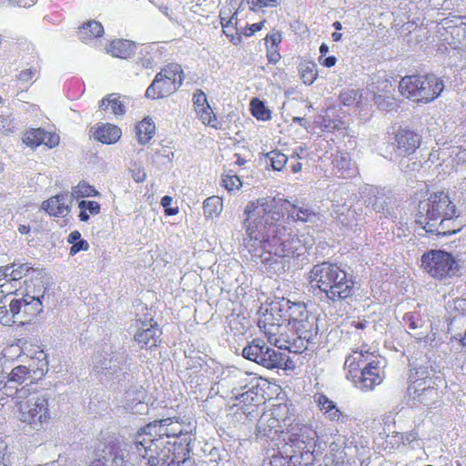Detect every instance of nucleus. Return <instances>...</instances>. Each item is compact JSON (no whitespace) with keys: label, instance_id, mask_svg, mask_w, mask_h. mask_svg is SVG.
Returning a JSON list of instances; mask_svg holds the SVG:
<instances>
[{"label":"nucleus","instance_id":"obj_1","mask_svg":"<svg viewBox=\"0 0 466 466\" xmlns=\"http://www.w3.org/2000/svg\"><path fill=\"white\" fill-rule=\"evenodd\" d=\"M289 213L294 221L315 223L319 216L306 205L297 207L288 200H279V208L274 198H260L249 201L245 209L243 228L246 231L245 246L249 252L265 251L279 258L299 257L312 245L309 236L300 238L291 234V228L275 222Z\"/></svg>","mask_w":466,"mask_h":466},{"label":"nucleus","instance_id":"obj_2","mask_svg":"<svg viewBox=\"0 0 466 466\" xmlns=\"http://www.w3.org/2000/svg\"><path fill=\"white\" fill-rule=\"evenodd\" d=\"M309 279L312 287H317L332 301L346 299L353 294V280L337 264L323 262L315 265L309 272Z\"/></svg>","mask_w":466,"mask_h":466},{"label":"nucleus","instance_id":"obj_3","mask_svg":"<svg viewBox=\"0 0 466 466\" xmlns=\"http://www.w3.org/2000/svg\"><path fill=\"white\" fill-rule=\"evenodd\" d=\"M15 415L17 419L31 430L39 431L50 419L48 398L45 394H32L30 389H16Z\"/></svg>","mask_w":466,"mask_h":466},{"label":"nucleus","instance_id":"obj_4","mask_svg":"<svg viewBox=\"0 0 466 466\" xmlns=\"http://www.w3.org/2000/svg\"><path fill=\"white\" fill-rule=\"evenodd\" d=\"M443 88V82L434 75L405 76L399 84L400 93L417 103L434 100Z\"/></svg>","mask_w":466,"mask_h":466},{"label":"nucleus","instance_id":"obj_5","mask_svg":"<svg viewBox=\"0 0 466 466\" xmlns=\"http://www.w3.org/2000/svg\"><path fill=\"white\" fill-rule=\"evenodd\" d=\"M135 444L140 456L147 459L150 466H163L165 463H169L171 456L175 454L173 448L176 442L149 435L144 428L137 431Z\"/></svg>","mask_w":466,"mask_h":466},{"label":"nucleus","instance_id":"obj_6","mask_svg":"<svg viewBox=\"0 0 466 466\" xmlns=\"http://www.w3.org/2000/svg\"><path fill=\"white\" fill-rule=\"evenodd\" d=\"M7 295L5 296L0 304V321L4 325L10 323H18L21 325L31 322L42 310L43 304L39 296H30L26 294L22 299H12L9 302V310L5 308Z\"/></svg>","mask_w":466,"mask_h":466},{"label":"nucleus","instance_id":"obj_7","mask_svg":"<svg viewBox=\"0 0 466 466\" xmlns=\"http://www.w3.org/2000/svg\"><path fill=\"white\" fill-rule=\"evenodd\" d=\"M456 206L451 200L448 193L440 191L435 192L419 205V223L423 225L426 230L432 225L444 218V216H454Z\"/></svg>","mask_w":466,"mask_h":466},{"label":"nucleus","instance_id":"obj_8","mask_svg":"<svg viewBox=\"0 0 466 466\" xmlns=\"http://www.w3.org/2000/svg\"><path fill=\"white\" fill-rule=\"evenodd\" d=\"M183 71L177 64H170L155 76L146 91L147 97L158 99L176 92L183 83Z\"/></svg>","mask_w":466,"mask_h":466},{"label":"nucleus","instance_id":"obj_9","mask_svg":"<svg viewBox=\"0 0 466 466\" xmlns=\"http://www.w3.org/2000/svg\"><path fill=\"white\" fill-rule=\"evenodd\" d=\"M421 266L432 278L443 279L459 271V264L451 254L440 249H432L421 257Z\"/></svg>","mask_w":466,"mask_h":466},{"label":"nucleus","instance_id":"obj_10","mask_svg":"<svg viewBox=\"0 0 466 466\" xmlns=\"http://www.w3.org/2000/svg\"><path fill=\"white\" fill-rule=\"evenodd\" d=\"M242 356L270 370L281 368L287 361L285 353L270 348L259 339H255L245 346Z\"/></svg>","mask_w":466,"mask_h":466},{"label":"nucleus","instance_id":"obj_11","mask_svg":"<svg viewBox=\"0 0 466 466\" xmlns=\"http://www.w3.org/2000/svg\"><path fill=\"white\" fill-rule=\"evenodd\" d=\"M96 455L101 457L106 466H137L135 456L129 452L127 444L115 438L100 441Z\"/></svg>","mask_w":466,"mask_h":466},{"label":"nucleus","instance_id":"obj_12","mask_svg":"<svg viewBox=\"0 0 466 466\" xmlns=\"http://www.w3.org/2000/svg\"><path fill=\"white\" fill-rule=\"evenodd\" d=\"M381 360L373 354L361 369L360 374L352 376L355 386L361 390L368 391L380 385L383 380V371L380 366Z\"/></svg>","mask_w":466,"mask_h":466},{"label":"nucleus","instance_id":"obj_13","mask_svg":"<svg viewBox=\"0 0 466 466\" xmlns=\"http://www.w3.org/2000/svg\"><path fill=\"white\" fill-rule=\"evenodd\" d=\"M31 268L27 264L13 263L0 268V294H13L20 289V280L27 275ZM3 299H0V304Z\"/></svg>","mask_w":466,"mask_h":466},{"label":"nucleus","instance_id":"obj_14","mask_svg":"<svg viewBox=\"0 0 466 466\" xmlns=\"http://www.w3.org/2000/svg\"><path fill=\"white\" fill-rule=\"evenodd\" d=\"M145 431L147 434L155 435V437L170 439L178 438L182 435H187L188 431L186 427L176 418H166L158 420H154L145 427Z\"/></svg>","mask_w":466,"mask_h":466},{"label":"nucleus","instance_id":"obj_15","mask_svg":"<svg viewBox=\"0 0 466 466\" xmlns=\"http://www.w3.org/2000/svg\"><path fill=\"white\" fill-rule=\"evenodd\" d=\"M410 398L424 405L433 404L438 398V391L432 385V379L425 377L421 380L414 379L408 387Z\"/></svg>","mask_w":466,"mask_h":466},{"label":"nucleus","instance_id":"obj_16","mask_svg":"<svg viewBox=\"0 0 466 466\" xmlns=\"http://www.w3.org/2000/svg\"><path fill=\"white\" fill-rule=\"evenodd\" d=\"M146 393L143 387L138 385L130 386L124 393L122 403L126 410L133 413H144L147 407L144 403Z\"/></svg>","mask_w":466,"mask_h":466},{"label":"nucleus","instance_id":"obj_17","mask_svg":"<svg viewBox=\"0 0 466 466\" xmlns=\"http://www.w3.org/2000/svg\"><path fill=\"white\" fill-rule=\"evenodd\" d=\"M397 148L400 155H410L420 145V137L410 129L400 128L396 134Z\"/></svg>","mask_w":466,"mask_h":466},{"label":"nucleus","instance_id":"obj_18","mask_svg":"<svg viewBox=\"0 0 466 466\" xmlns=\"http://www.w3.org/2000/svg\"><path fill=\"white\" fill-rule=\"evenodd\" d=\"M279 311H285L289 319V324L294 325V322H299L300 319H304L311 313L307 309L304 302H292L289 299H282L278 303Z\"/></svg>","mask_w":466,"mask_h":466},{"label":"nucleus","instance_id":"obj_19","mask_svg":"<svg viewBox=\"0 0 466 466\" xmlns=\"http://www.w3.org/2000/svg\"><path fill=\"white\" fill-rule=\"evenodd\" d=\"M70 197L67 194H60L44 201L42 208L51 216L66 217L69 212Z\"/></svg>","mask_w":466,"mask_h":466},{"label":"nucleus","instance_id":"obj_20","mask_svg":"<svg viewBox=\"0 0 466 466\" xmlns=\"http://www.w3.org/2000/svg\"><path fill=\"white\" fill-rule=\"evenodd\" d=\"M160 335V329L155 327L154 325L142 323L141 327L137 329V331L136 332L134 339L136 341L141 344L142 347L145 346L152 348L157 346Z\"/></svg>","mask_w":466,"mask_h":466},{"label":"nucleus","instance_id":"obj_21","mask_svg":"<svg viewBox=\"0 0 466 466\" xmlns=\"http://www.w3.org/2000/svg\"><path fill=\"white\" fill-rule=\"evenodd\" d=\"M286 322L287 319H284L276 324L268 325V327L259 329L268 338L269 343L273 344L279 349H282L284 346L283 342H286L284 338L287 329Z\"/></svg>","mask_w":466,"mask_h":466},{"label":"nucleus","instance_id":"obj_22","mask_svg":"<svg viewBox=\"0 0 466 466\" xmlns=\"http://www.w3.org/2000/svg\"><path fill=\"white\" fill-rule=\"evenodd\" d=\"M458 216H444L440 221L432 225L431 228L426 229V232L436 234V235H451L458 232L461 229V225L455 219Z\"/></svg>","mask_w":466,"mask_h":466},{"label":"nucleus","instance_id":"obj_23","mask_svg":"<svg viewBox=\"0 0 466 466\" xmlns=\"http://www.w3.org/2000/svg\"><path fill=\"white\" fill-rule=\"evenodd\" d=\"M370 357H373V353L370 352L369 350H353L345 360V368L349 370L350 373L347 377H352L353 372L360 370L361 366H364Z\"/></svg>","mask_w":466,"mask_h":466},{"label":"nucleus","instance_id":"obj_24","mask_svg":"<svg viewBox=\"0 0 466 466\" xmlns=\"http://www.w3.org/2000/svg\"><path fill=\"white\" fill-rule=\"evenodd\" d=\"M332 212L334 218L342 225L349 228H353L358 225V214L356 209H352L350 206L346 204L343 205H332Z\"/></svg>","mask_w":466,"mask_h":466},{"label":"nucleus","instance_id":"obj_25","mask_svg":"<svg viewBox=\"0 0 466 466\" xmlns=\"http://www.w3.org/2000/svg\"><path fill=\"white\" fill-rule=\"evenodd\" d=\"M292 329L296 334L308 336V339H317L318 338L319 327L317 318L313 314L300 319L299 322H294Z\"/></svg>","mask_w":466,"mask_h":466},{"label":"nucleus","instance_id":"obj_26","mask_svg":"<svg viewBox=\"0 0 466 466\" xmlns=\"http://www.w3.org/2000/svg\"><path fill=\"white\" fill-rule=\"evenodd\" d=\"M106 51L112 56L125 59L135 54V45L128 40L116 39L106 47Z\"/></svg>","mask_w":466,"mask_h":466},{"label":"nucleus","instance_id":"obj_27","mask_svg":"<svg viewBox=\"0 0 466 466\" xmlns=\"http://www.w3.org/2000/svg\"><path fill=\"white\" fill-rule=\"evenodd\" d=\"M121 137V129L111 124H104L99 126L95 133L94 137L103 144H114Z\"/></svg>","mask_w":466,"mask_h":466},{"label":"nucleus","instance_id":"obj_28","mask_svg":"<svg viewBox=\"0 0 466 466\" xmlns=\"http://www.w3.org/2000/svg\"><path fill=\"white\" fill-rule=\"evenodd\" d=\"M332 164L342 177H351L356 172L355 164L351 162L350 154L347 152L337 153Z\"/></svg>","mask_w":466,"mask_h":466},{"label":"nucleus","instance_id":"obj_29","mask_svg":"<svg viewBox=\"0 0 466 466\" xmlns=\"http://www.w3.org/2000/svg\"><path fill=\"white\" fill-rule=\"evenodd\" d=\"M104 33L102 25L96 21H88L85 23L78 30L79 38L82 42L90 43Z\"/></svg>","mask_w":466,"mask_h":466},{"label":"nucleus","instance_id":"obj_30","mask_svg":"<svg viewBox=\"0 0 466 466\" xmlns=\"http://www.w3.org/2000/svg\"><path fill=\"white\" fill-rule=\"evenodd\" d=\"M279 428V420L272 413H264L257 423V431L263 436H268L273 431L278 432Z\"/></svg>","mask_w":466,"mask_h":466},{"label":"nucleus","instance_id":"obj_31","mask_svg":"<svg viewBox=\"0 0 466 466\" xmlns=\"http://www.w3.org/2000/svg\"><path fill=\"white\" fill-rule=\"evenodd\" d=\"M136 130L138 142L145 145L155 134L156 126L150 118L146 117L136 126Z\"/></svg>","mask_w":466,"mask_h":466},{"label":"nucleus","instance_id":"obj_32","mask_svg":"<svg viewBox=\"0 0 466 466\" xmlns=\"http://www.w3.org/2000/svg\"><path fill=\"white\" fill-rule=\"evenodd\" d=\"M297 337L292 341L286 340L283 342V348L289 350L290 352L302 353L304 350L309 349V345H315L316 339H308V336L296 334Z\"/></svg>","mask_w":466,"mask_h":466},{"label":"nucleus","instance_id":"obj_33","mask_svg":"<svg viewBox=\"0 0 466 466\" xmlns=\"http://www.w3.org/2000/svg\"><path fill=\"white\" fill-rule=\"evenodd\" d=\"M279 306L271 305L270 309H267L265 313L259 316L258 319V326L259 329L266 328L268 325L276 324L279 321L287 319L279 314Z\"/></svg>","mask_w":466,"mask_h":466},{"label":"nucleus","instance_id":"obj_34","mask_svg":"<svg viewBox=\"0 0 466 466\" xmlns=\"http://www.w3.org/2000/svg\"><path fill=\"white\" fill-rule=\"evenodd\" d=\"M446 28L456 46L460 45L466 46V21L459 19L455 25H448Z\"/></svg>","mask_w":466,"mask_h":466},{"label":"nucleus","instance_id":"obj_35","mask_svg":"<svg viewBox=\"0 0 466 466\" xmlns=\"http://www.w3.org/2000/svg\"><path fill=\"white\" fill-rule=\"evenodd\" d=\"M99 107L103 110L110 108L111 112L115 115H123L125 113V106L116 94H111L103 98Z\"/></svg>","mask_w":466,"mask_h":466},{"label":"nucleus","instance_id":"obj_36","mask_svg":"<svg viewBox=\"0 0 466 466\" xmlns=\"http://www.w3.org/2000/svg\"><path fill=\"white\" fill-rule=\"evenodd\" d=\"M27 380H29L30 384H32L34 377L31 375L30 369L26 366L20 365L15 367L9 373V382L23 384Z\"/></svg>","mask_w":466,"mask_h":466},{"label":"nucleus","instance_id":"obj_37","mask_svg":"<svg viewBox=\"0 0 466 466\" xmlns=\"http://www.w3.org/2000/svg\"><path fill=\"white\" fill-rule=\"evenodd\" d=\"M403 323L408 328L415 332L423 330L426 328L427 320L422 319L421 316L417 312H409L403 316Z\"/></svg>","mask_w":466,"mask_h":466},{"label":"nucleus","instance_id":"obj_38","mask_svg":"<svg viewBox=\"0 0 466 466\" xmlns=\"http://www.w3.org/2000/svg\"><path fill=\"white\" fill-rule=\"evenodd\" d=\"M78 208H80L79 218L81 221H87L90 215H96L100 212V205L96 201L81 200Z\"/></svg>","mask_w":466,"mask_h":466},{"label":"nucleus","instance_id":"obj_39","mask_svg":"<svg viewBox=\"0 0 466 466\" xmlns=\"http://www.w3.org/2000/svg\"><path fill=\"white\" fill-rule=\"evenodd\" d=\"M299 72L304 84L311 85L318 76L317 66L313 62H303L299 65Z\"/></svg>","mask_w":466,"mask_h":466},{"label":"nucleus","instance_id":"obj_40","mask_svg":"<svg viewBox=\"0 0 466 466\" xmlns=\"http://www.w3.org/2000/svg\"><path fill=\"white\" fill-rule=\"evenodd\" d=\"M252 115L258 120H268L271 117L270 110L266 107L264 103L258 98H253L250 102Z\"/></svg>","mask_w":466,"mask_h":466},{"label":"nucleus","instance_id":"obj_41","mask_svg":"<svg viewBox=\"0 0 466 466\" xmlns=\"http://www.w3.org/2000/svg\"><path fill=\"white\" fill-rule=\"evenodd\" d=\"M222 209V201L219 198L213 196L208 198L203 204V211L206 217L218 215Z\"/></svg>","mask_w":466,"mask_h":466},{"label":"nucleus","instance_id":"obj_42","mask_svg":"<svg viewBox=\"0 0 466 466\" xmlns=\"http://www.w3.org/2000/svg\"><path fill=\"white\" fill-rule=\"evenodd\" d=\"M43 141L41 128H32L26 131L23 137V142L31 148H35L42 145Z\"/></svg>","mask_w":466,"mask_h":466},{"label":"nucleus","instance_id":"obj_43","mask_svg":"<svg viewBox=\"0 0 466 466\" xmlns=\"http://www.w3.org/2000/svg\"><path fill=\"white\" fill-rule=\"evenodd\" d=\"M314 460L313 453L309 451H299L289 455L290 466H309Z\"/></svg>","mask_w":466,"mask_h":466},{"label":"nucleus","instance_id":"obj_44","mask_svg":"<svg viewBox=\"0 0 466 466\" xmlns=\"http://www.w3.org/2000/svg\"><path fill=\"white\" fill-rule=\"evenodd\" d=\"M97 192L94 187L86 184V182H80L77 186L72 188L70 199L80 198L89 196H95Z\"/></svg>","mask_w":466,"mask_h":466},{"label":"nucleus","instance_id":"obj_45","mask_svg":"<svg viewBox=\"0 0 466 466\" xmlns=\"http://www.w3.org/2000/svg\"><path fill=\"white\" fill-rule=\"evenodd\" d=\"M266 157L271 163L274 170H282L288 162V157L278 150H272L267 153Z\"/></svg>","mask_w":466,"mask_h":466},{"label":"nucleus","instance_id":"obj_46","mask_svg":"<svg viewBox=\"0 0 466 466\" xmlns=\"http://www.w3.org/2000/svg\"><path fill=\"white\" fill-rule=\"evenodd\" d=\"M339 100L344 106L358 105L361 100V94L359 90L344 89L339 95Z\"/></svg>","mask_w":466,"mask_h":466},{"label":"nucleus","instance_id":"obj_47","mask_svg":"<svg viewBox=\"0 0 466 466\" xmlns=\"http://www.w3.org/2000/svg\"><path fill=\"white\" fill-rule=\"evenodd\" d=\"M127 356L121 354L119 356L112 357L108 362L106 360L101 366L102 370H107L110 373H116L118 370H123L124 362L126 361Z\"/></svg>","mask_w":466,"mask_h":466},{"label":"nucleus","instance_id":"obj_48","mask_svg":"<svg viewBox=\"0 0 466 466\" xmlns=\"http://www.w3.org/2000/svg\"><path fill=\"white\" fill-rule=\"evenodd\" d=\"M220 15V19H221L222 27L224 29H226V28H228L229 25L233 23V20L235 19V16L237 15V12H235L232 15H230V10L227 11L225 9H222L220 11V15ZM224 33L228 36H230V35L226 30H224ZM240 39H241L240 35H238L236 38L233 35H231L230 41L234 45H237L238 42H240Z\"/></svg>","mask_w":466,"mask_h":466},{"label":"nucleus","instance_id":"obj_49","mask_svg":"<svg viewBox=\"0 0 466 466\" xmlns=\"http://www.w3.org/2000/svg\"><path fill=\"white\" fill-rule=\"evenodd\" d=\"M373 100L377 106L383 110L392 109L395 106L394 98L391 95H390V91H388V94L386 95L374 93Z\"/></svg>","mask_w":466,"mask_h":466},{"label":"nucleus","instance_id":"obj_50","mask_svg":"<svg viewBox=\"0 0 466 466\" xmlns=\"http://www.w3.org/2000/svg\"><path fill=\"white\" fill-rule=\"evenodd\" d=\"M210 456L208 466H230L227 451H224L222 453H219L215 449L210 452Z\"/></svg>","mask_w":466,"mask_h":466},{"label":"nucleus","instance_id":"obj_51","mask_svg":"<svg viewBox=\"0 0 466 466\" xmlns=\"http://www.w3.org/2000/svg\"><path fill=\"white\" fill-rule=\"evenodd\" d=\"M193 104L195 111H203V108L209 109V105L207 100L205 93L201 90H197L193 95Z\"/></svg>","mask_w":466,"mask_h":466},{"label":"nucleus","instance_id":"obj_52","mask_svg":"<svg viewBox=\"0 0 466 466\" xmlns=\"http://www.w3.org/2000/svg\"><path fill=\"white\" fill-rule=\"evenodd\" d=\"M222 181H223L224 187L228 191H231L234 189H238L242 186V183H241L239 177L236 175L226 176Z\"/></svg>","mask_w":466,"mask_h":466},{"label":"nucleus","instance_id":"obj_53","mask_svg":"<svg viewBox=\"0 0 466 466\" xmlns=\"http://www.w3.org/2000/svg\"><path fill=\"white\" fill-rule=\"evenodd\" d=\"M412 335L415 339H417L419 340H423L425 345H428L431 348L434 346L433 343L436 339V334L432 333V334L429 335L427 333V328L425 329V330H420V331L415 332Z\"/></svg>","mask_w":466,"mask_h":466},{"label":"nucleus","instance_id":"obj_54","mask_svg":"<svg viewBox=\"0 0 466 466\" xmlns=\"http://www.w3.org/2000/svg\"><path fill=\"white\" fill-rule=\"evenodd\" d=\"M197 114L203 124L215 127L214 122L216 121V117L210 106L209 109L203 108V111H197Z\"/></svg>","mask_w":466,"mask_h":466},{"label":"nucleus","instance_id":"obj_55","mask_svg":"<svg viewBox=\"0 0 466 466\" xmlns=\"http://www.w3.org/2000/svg\"><path fill=\"white\" fill-rule=\"evenodd\" d=\"M42 137L44 139L42 144L48 147L49 148L55 147L59 144V136L55 133L46 132L44 129H42Z\"/></svg>","mask_w":466,"mask_h":466},{"label":"nucleus","instance_id":"obj_56","mask_svg":"<svg viewBox=\"0 0 466 466\" xmlns=\"http://www.w3.org/2000/svg\"><path fill=\"white\" fill-rule=\"evenodd\" d=\"M268 464L269 466H290L289 455L283 456L279 452L273 454L269 459Z\"/></svg>","mask_w":466,"mask_h":466},{"label":"nucleus","instance_id":"obj_57","mask_svg":"<svg viewBox=\"0 0 466 466\" xmlns=\"http://www.w3.org/2000/svg\"><path fill=\"white\" fill-rule=\"evenodd\" d=\"M37 71L35 68H27L25 70H22L19 75L17 76V79L23 83L27 84L30 81H32L34 78L36 77Z\"/></svg>","mask_w":466,"mask_h":466},{"label":"nucleus","instance_id":"obj_58","mask_svg":"<svg viewBox=\"0 0 466 466\" xmlns=\"http://www.w3.org/2000/svg\"><path fill=\"white\" fill-rule=\"evenodd\" d=\"M242 376V373L236 370H234L233 374L229 376L228 379H224V381L227 383L228 386H232V393L236 396V398H238V388L236 386V380L238 377Z\"/></svg>","mask_w":466,"mask_h":466},{"label":"nucleus","instance_id":"obj_59","mask_svg":"<svg viewBox=\"0 0 466 466\" xmlns=\"http://www.w3.org/2000/svg\"><path fill=\"white\" fill-rule=\"evenodd\" d=\"M131 177L136 182H143L147 177V173L144 167L135 165L130 169Z\"/></svg>","mask_w":466,"mask_h":466},{"label":"nucleus","instance_id":"obj_60","mask_svg":"<svg viewBox=\"0 0 466 466\" xmlns=\"http://www.w3.org/2000/svg\"><path fill=\"white\" fill-rule=\"evenodd\" d=\"M318 404L325 415L328 413V410H329V409L335 406V403L325 395L319 396Z\"/></svg>","mask_w":466,"mask_h":466},{"label":"nucleus","instance_id":"obj_61","mask_svg":"<svg viewBox=\"0 0 466 466\" xmlns=\"http://www.w3.org/2000/svg\"><path fill=\"white\" fill-rule=\"evenodd\" d=\"M326 416L332 421H344V419L346 418V416L336 407V405L328 410Z\"/></svg>","mask_w":466,"mask_h":466},{"label":"nucleus","instance_id":"obj_62","mask_svg":"<svg viewBox=\"0 0 466 466\" xmlns=\"http://www.w3.org/2000/svg\"><path fill=\"white\" fill-rule=\"evenodd\" d=\"M371 205L376 212H382L387 206V202L383 195H379L374 197V201Z\"/></svg>","mask_w":466,"mask_h":466},{"label":"nucleus","instance_id":"obj_63","mask_svg":"<svg viewBox=\"0 0 466 466\" xmlns=\"http://www.w3.org/2000/svg\"><path fill=\"white\" fill-rule=\"evenodd\" d=\"M268 59L269 63L276 64L280 59V54L278 50V46H267Z\"/></svg>","mask_w":466,"mask_h":466},{"label":"nucleus","instance_id":"obj_64","mask_svg":"<svg viewBox=\"0 0 466 466\" xmlns=\"http://www.w3.org/2000/svg\"><path fill=\"white\" fill-rule=\"evenodd\" d=\"M88 248H89V245H88L87 241H86L84 239H80L72 245V247L70 248V255H75L81 250H87Z\"/></svg>","mask_w":466,"mask_h":466}]
</instances>
